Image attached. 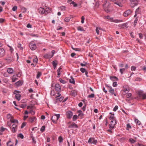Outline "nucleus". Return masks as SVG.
Here are the masks:
<instances>
[{"label":"nucleus","mask_w":146,"mask_h":146,"mask_svg":"<svg viewBox=\"0 0 146 146\" xmlns=\"http://www.w3.org/2000/svg\"><path fill=\"white\" fill-rule=\"evenodd\" d=\"M110 4L109 2H108L107 0L104 1V3L102 5L104 10L106 12L108 13L110 11L109 9Z\"/></svg>","instance_id":"obj_1"},{"label":"nucleus","mask_w":146,"mask_h":146,"mask_svg":"<svg viewBox=\"0 0 146 146\" xmlns=\"http://www.w3.org/2000/svg\"><path fill=\"white\" fill-rule=\"evenodd\" d=\"M60 115L59 114H55L52 116L51 119L52 121L54 123H56V121L60 117Z\"/></svg>","instance_id":"obj_2"},{"label":"nucleus","mask_w":146,"mask_h":146,"mask_svg":"<svg viewBox=\"0 0 146 146\" xmlns=\"http://www.w3.org/2000/svg\"><path fill=\"white\" fill-rule=\"evenodd\" d=\"M138 94L139 97L142 98L143 99H146V93H144L143 91H139Z\"/></svg>","instance_id":"obj_3"},{"label":"nucleus","mask_w":146,"mask_h":146,"mask_svg":"<svg viewBox=\"0 0 146 146\" xmlns=\"http://www.w3.org/2000/svg\"><path fill=\"white\" fill-rule=\"evenodd\" d=\"M29 46L31 49L32 50H35L36 48V45L35 44H33L32 42H31L30 43Z\"/></svg>","instance_id":"obj_4"},{"label":"nucleus","mask_w":146,"mask_h":146,"mask_svg":"<svg viewBox=\"0 0 146 146\" xmlns=\"http://www.w3.org/2000/svg\"><path fill=\"white\" fill-rule=\"evenodd\" d=\"M66 115L68 118H70L73 115V113L71 111H68L66 112Z\"/></svg>","instance_id":"obj_5"},{"label":"nucleus","mask_w":146,"mask_h":146,"mask_svg":"<svg viewBox=\"0 0 146 146\" xmlns=\"http://www.w3.org/2000/svg\"><path fill=\"white\" fill-rule=\"evenodd\" d=\"M5 60H7V62L9 63L13 61H14V59L13 56H11L8 57L5 59Z\"/></svg>","instance_id":"obj_6"},{"label":"nucleus","mask_w":146,"mask_h":146,"mask_svg":"<svg viewBox=\"0 0 146 146\" xmlns=\"http://www.w3.org/2000/svg\"><path fill=\"white\" fill-rule=\"evenodd\" d=\"M131 13V11L130 10H128L125 11L123 13V15L125 17L128 16L130 15Z\"/></svg>","instance_id":"obj_7"},{"label":"nucleus","mask_w":146,"mask_h":146,"mask_svg":"<svg viewBox=\"0 0 146 146\" xmlns=\"http://www.w3.org/2000/svg\"><path fill=\"white\" fill-rule=\"evenodd\" d=\"M55 88L56 91L58 92L60 90L61 87L59 84H56L55 85Z\"/></svg>","instance_id":"obj_8"},{"label":"nucleus","mask_w":146,"mask_h":146,"mask_svg":"<svg viewBox=\"0 0 146 146\" xmlns=\"http://www.w3.org/2000/svg\"><path fill=\"white\" fill-rule=\"evenodd\" d=\"M17 125L15 124H14L12 125L11 130L12 132L15 133L17 130Z\"/></svg>","instance_id":"obj_9"},{"label":"nucleus","mask_w":146,"mask_h":146,"mask_svg":"<svg viewBox=\"0 0 146 146\" xmlns=\"http://www.w3.org/2000/svg\"><path fill=\"white\" fill-rule=\"evenodd\" d=\"M78 127L76 124L74 122L72 123L68 126V127L70 128H72L74 127L78 128Z\"/></svg>","instance_id":"obj_10"},{"label":"nucleus","mask_w":146,"mask_h":146,"mask_svg":"<svg viewBox=\"0 0 146 146\" xmlns=\"http://www.w3.org/2000/svg\"><path fill=\"white\" fill-rule=\"evenodd\" d=\"M38 11L40 13L42 14L46 13V11L42 7H40L38 9Z\"/></svg>","instance_id":"obj_11"},{"label":"nucleus","mask_w":146,"mask_h":146,"mask_svg":"<svg viewBox=\"0 0 146 146\" xmlns=\"http://www.w3.org/2000/svg\"><path fill=\"white\" fill-rule=\"evenodd\" d=\"M109 92L111 93L112 95L114 94L115 96H116V94L114 93V89L112 88L111 87H109Z\"/></svg>","instance_id":"obj_12"},{"label":"nucleus","mask_w":146,"mask_h":146,"mask_svg":"<svg viewBox=\"0 0 146 146\" xmlns=\"http://www.w3.org/2000/svg\"><path fill=\"white\" fill-rule=\"evenodd\" d=\"M112 123H113V120L111 121L110 124V128L111 129H112L114 127L115 125L116 124V121H115V124H112Z\"/></svg>","instance_id":"obj_13"},{"label":"nucleus","mask_w":146,"mask_h":146,"mask_svg":"<svg viewBox=\"0 0 146 146\" xmlns=\"http://www.w3.org/2000/svg\"><path fill=\"white\" fill-rule=\"evenodd\" d=\"M110 79L111 80L113 81L118 80V78L115 76H111L110 77Z\"/></svg>","instance_id":"obj_14"},{"label":"nucleus","mask_w":146,"mask_h":146,"mask_svg":"<svg viewBox=\"0 0 146 146\" xmlns=\"http://www.w3.org/2000/svg\"><path fill=\"white\" fill-rule=\"evenodd\" d=\"M7 72L10 74H12L13 72V70L12 68H9L7 70Z\"/></svg>","instance_id":"obj_15"},{"label":"nucleus","mask_w":146,"mask_h":146,"mask_svg":"<svg viewBox=\"0 0 146 146\" xmlns=\"http://www.w3.org/2000/svg\"><path fill=\"white\" fill-rule=\"evenodd\" d=\"M122 3L121 1L115 2L114 3L118 5L119 7H121L123 6L122 3Z\"/></svg>","instance_id":"obj_16"},{"label":"nucleus","mask_w":146,"mask_h":146,"mask_svg":"<svg viewBox=\"0 0 146 146\" xmlns=\"http://www.w3.org/2000/svg\"><path fill=\"white\" fill-rule=\"evenodd\" d=\"M29 121L31 123L33 122L36 119V117H30L29 118Z\"/></svg>","instance_id":"obj_17"},{"label":"nucleus","mask_w":146,"mask_h":146,"mask_svg":"<svg viewBox=\"0 0 146 146\" xmlns=\"http://www.w3.org/2000/svg\"><path fill=\"white\" fill-rule=\"evenodd\" d=\"M70 78L71 79H70L69 80L70 82L71 83H72L73 84H75V82L74 78L72 76H71Z\"/></svg>","instance_id":"obj_18"},{"label":"nucleus","mask_w":146,"mask_h":146,"mask_svg":"<svg viewBox=\"0 0 146 146\" xmlns=\"http://www.w3.org/2000/svg\"><path fill=\"white\" fill-rule=\"evenodd\" d=\"M21 95L20 94H16L15 96V98L18 100L19 101L21 99Z\"/></svg>","instance_id":"obj_19"},{"label":"nucleus","mask_w":146,"mask_h":146,"mask_svg":"<svg viewBox=\"0 0 146 146\" xmlns=\"http://www.w3.org/2000/svg\"><path fill=\"white\" fill-rule=\"evenodd\" d=\"M16 85L17 86H20L22 85V82L21 81H19L15 83Z\"/></svg>","instance_id":"obj_20"},{"label":"nucleus","mask_w":146,"mask_h":146,"mask_svg":"<svg viewBox=\"0 0 146 146\" xmlns=\"http://www.w3.org/2000/svg\"><path fill=\"white\" fill-rule=\"evenodd\" d=\"M10 121L11 123H18V120H16V119H13V118L12 119H10Z\"/></svg>","instance_id":"obj_21"},{"label":"nucleus","mask_w":146,"mask_h":146,"mask_svg":"<svg viewBox=\"0 0 146 146\" xmlns=\"http://www.w3.org/2000/svg\"><path fill=\"white\" fill-rule=\"evenodd\" d=\"M110 114H111V115L110 117L109 118V119L110 120H114V114H112L111 113H110Z\"/></svg>","instance_id":"obj_22"},{"label":"nucleus","mask_w":146,"mask_h":146,"mask_svg":"<svg viewBox=\"0 0 146 146\" xmlns=\"http://www.w3.org/2000/svg\"><path fill=\"white\" fill-rule=\"evenodd\" d=\"M135 121L137 125H139L141 124V122L137 119H135Z\"/></svg>","instance_id":"obj_23"},{"label":"nucleus","mask_w":146,"mask_h":146,"mask_svg":"<svg viewBox=\"0 0 146 146\" xmlns=\"http://www.w3.org/2000/svg\"><path fill=\"white\" fill-rule=\"evenodd\" d=\"M7 117L8 119H12L13 118V117L10 114H8L7 115Z\"/></svg>","instance_id":"obj_24"},{"label":"nucleus","mask_w":146,"mask_h":146,"mask_svg":"<svg viewBox=\"0 0 146 146\" xmlns=\"http://www.w3.org/2000/svg\"><path fill=\"white\" fill-rule=\"evenodd\" d=\"M52 64L53 66H57L58 64V61L57 60L54 61L52 62Z\"/></svg>","instance_id":"obj_25"},{"label":"nucleus","mask_w":146,"mask_h":146,"mask_svg":"<svg viewBox=\"0 0 146 146\" xmlns=\"http://www.w3.org/2000/svg\"><path fill=\"white\" fill-rule=\"evenodd\" d=\"M64 98V97H60V98H56V100L57 101L58 100L59 102H61L63 100Z\"/></svg>","instance_id":"obj_26"},{"label":"nucleus","mask_w":146,"mask_h":146,"mask_svg":"<svg viewBox=\"0 0 146 146\" xmlns=\"http://www.w3.org/2000/svg\"><path fill=\"white\" fill-rule=\"evenodd\" d=\"M97 142V140H96L94 138H93L92 143H93L94 144H96Z\"/></svg>","instance_id":"obj_27"},{"label":"nucleus","mask_w":146,"mask_h":146,"mask_svg":"<svg viewBox=\"0 0 146 146\" xmlns=\"http://www.w3.org/2000/svg\"><path fill=\"white\" fill-rule=\"evenodd\" d=\"M77 29L78 31H84V29L81 27L79 26L77 27Z\"/></svg>","instance_id":"obj_28"},{"label":"nucleus","mask_w":146,"mask_h":146,"mask_svg":"<svg viewBox=\"0 0 146 146\" xmlns=\"http://www.w3.org/2000/svg\"><path fill=\"white\" fill-rule=\"evenodd\" d=\"M5 51L4 49L3 48H0V54H4Z\"/></svg>","instance_id":"obj_29"},{"label":"nucleus","mask_w":146,"mask_h":146,"mask_svg":"<svg viewBox=\"0 0 146 146\" xmlns=\"http://www.w3.org/2000/svg\"><path fill=\"white\" fill-rule=\"evenodd\" d=\"M78 113H79V114L78 115V116H79L80 115L82 116L84 115V114L81 110H79L78 111Z\"/></svg>","instance_id":"obj_30"},{"label":"nucleus","mask_w":146,"mask_h":146,"mask_svg":"<svg viewBox=\"0 0 146 146\" xmlns=\"http://www.w3.org/2000/svg\"><path fill=\"white\" fill-rule=\"evenodd\" d=\"M71 18L70 17H67L65 18L64 20L66 22H68L70 20Z\"/></svg>","instance_id":"obj_31"},{"label":"nucleus","mask_w":146,"mask_h":146,"mask_svg":"<svg viewBox=\"0 0 146 146\" xmlns=\"http://www.w3.org/2000/svg\"><path fill=\"white\" fill-rule=\"evenodd\" d=\"M71 94L73 96H75L76 95V93L74 90L72 91L71 92Z\"/></svg>","instance_id":"obj_32"},{"label":"nucleus","mask_w":146,"mask_h":146,"mask_svg":"<svg viewBox=\"0 0 146 146\" xmlns=\"http://www.w3.org/2000/svg\"><path fill=\"white\" fill-rule=\"evenodd\" d=\"M63 140V138L61 136H60L58 137V140L60 143L62 142Z\"/></svg>","instance_id":"obj_33"},{"label":"nucleus","mask_w":146,"mask_h":146,"mask_svg":"<svg viewBox=\"0 0 146 146\" xmlns=\"http://www.w3.org/2000/svg\"><path fill=\"white\" fill-rule=\"evenodd\" d=\"M78 116L76 115H74L73 117V120L74 121H75L77 119Z\"/></svg>","instance_id":"obj_34"},{"label":"nucleus","mask_w":146,"mask_h":146,"mask_svg":"<svg viewBox=\"0 0 146 146\" xmlns=\"http://www.w3.org/2000/svg\"><path fill=\"white\" fill-rule=\"evenodd\" d=\"M45 126H43L41 128L40 131H41L42 132H43L45 130Z\"/></svg>","instance_id":"obj_35"},{"label":"nucleus","mask_w":146,"mask_h":146,"mask_svg":"<svg viewBox=\"0 0 146 146\" xmlns=\"http://www.w3.org/2000/svg\"><path fill=\"white\" fill-rule=\"evenodd\" d=\"M59 80L60 82L63 84H65L66 82L65 81L62 79L61 78L59 79Z\"/></svg>","instance_id":"obj_36"},{"label":"nucleus","mask_w":146,"mask_h":146,"mask_svg":"<svg viewBox=\"0 0 146 146\" xmlns=\"http://www.w3.org/2000/svg\"><path fill=\"white\" fill-rule=\"evenodd\" d=\"M122 20H114L113 21V22L115 23H118L120 22H122Z\"/></svg>","instance_id":"obj_37"},{"label":"nucleus","mask_w":146,"mask_h":146,"mask_svg":"<svg viewBox=\"0 0 146 146\" xmlns=\"http://www.w3.org/2000/svg\"><path fill=\"white\" fill-rule=\"evenodd\" d=\"M41 75V73L40 72H38L37 76H36V78H38Z\"/></svg>","instance_id":"obj_38"},{"label":"nucleus","mask_w":146,"mask_h":146,"mask_svg":"<svg viewBox=\"0 0 146 146\" xmlns=\"http://www.w3.org/2000/svg\"><path fill=\"white\" fill-rule=\"evenodd\" d=\"M121 28H123L124 27H127V25L126 23H124L123 24H122L121 25Z\"/></svg>","instance_id":"obj_39"},{"label":"nucleus","mask_w":146,"mask_h":146,"mask_svg":"<svg viewBox=\"0 0 146 146\" xmlns=\"http://www.w3.org/2000/svg\"><path fill=\"white\" fill-rule=\"evenodd\" d=\"M131 126L129 123H128L127 125V130H129L128 129H131Z\"/></svg>","instance_id":"obj_40"},{"label":"nucleus","mask_w":146,"mask_h":146,"mask_svg":"<svg viewBox=\"0 0 146 146\" xmlns=\"http://www.w3.org/2000/svg\"><path fill=\"white\" fill-rule=\"evenodd\" d=\"M94 97V94H92L88 96V97L89 98H93Z\"/></svg>","instance_id":"obj_41"},{"label":"nucleus","mask_w":146,"mask_h":146,"mask_svg":"<svg viewBox=\"0 0 146 146\" xmlns=\"http://www.w3.org/2000/svg\"><path fill=\"white\" fill-rule=\"evenodd\" d=\"M129 141L130 142L132 143H134L135 142V141L132 138L130 139H129Z\"/></svg>","instance_id":"obj_42"},{"label":"nucleus","mask_w":146,"mask_h":146,"mask_svg":"<svg viewBox=\"0 0 146 146\" xmlns=\"http://www.w3.org/2000/svg\"><path fill=\"white\" fill-rule=\"evenodd\" d=\"M31 137L32 139L33 140V143H36V141L35 140L34 137L33 136H31Z\"/></svg>","instance_id":"obj_43"},{"label":"nucleus","mask_w":146,"mask_h":146,"mask_svg":"<svg viewBox=\"0 0 146 146\" xmlns=\"http://www.w3.org/2000/svg\"><path fill=\"white\" fill-rule=\"evenodd\" d=\"M17 47L18 48H20L21 50H23V47L21 46V44H18L17 45Z\"/></svg>","instance_id":"obj_44"},{"label":"nucleus","mask_w":146,"mask_h":146,"mask_svg":"<svg viewBox=\"0 0 146 146\" xmlns=\"http://www.w3.org/2000/svg\"><path fill=\"white\" fill-rule=\"evenodd\" d=\"M125 68H121L120 69V72L121 74H123V72L125 71Z\"/></svg>","instance_id":"obj_45"},{"label":"nucleus","mask_w":146,"mask_h":146,"mask_svg":"<svg viewBox=\"0 0 146 146\" xmlns=\"http://www.w3.org/2000/svg\"><path fill=\"white\" fill-rule=\"evenodd\" d=\"M117 86V82H113V86L114 87H116Z\"/></svg>","instance_id":"obj_46"},{"label":"nucleus","mask_w":146,"mask_h":146,"mask_svg":"<svg viewBox=\"0 0 146 146\" xmlns=\"http://www.w3.org/2000/svg\"><path fill=\"white\" fill-rule=\"evenodd\" d=\"M26 106V105L24 104H22L20 105V107L23 108H25Z\"/></svg>","instance_id":"obj_47"},{"label":"nucleus","mask_w":146,"mask_h":146,"mask_svg":"<svg viewBox=\"0 0 146 146\" xmlns=\"http://www.w3.org/2000/svg\"><path fill=\"white\" fill-rule=\"evenodd\" d=\"M99 5V2H96L95 4V8H98V7Z\"/></svg>","instance_id":"obj_48"},{"label":"nucleus","mask_w":146,"mask_h":146,"mask_svg":"<svg viewBox=\"0 0 146 146\" xmlns=\"http://www.w3.org/2000/svg\"><path fill=\"white\" fill-rule=\"evenodd\" d=\"M20 92V91H19L15 90L14 92L13 93L15 94V95H16V94H19V93Z\"/></svg>","instance_id":"obj_49"},{"label":"nucleus","mask_w":146,"mask_h":146,"mask_svg":"<svg viewBox=\"0 0 146 146\" xmlns=\"http://www.w3.org/2000/svg\"><path fill=\"white\" fill-rule=\"evenodd\" d=\"M85 18L84 16H82L81 17V22L82 23H84Z\"/></svg>","instance_id":"obj_50"},{"label":"nucleus","mask_w":146,"mask_h":146,"mask_svg":"<svg viewBox=\"0 0 146 146\" xmlns=\"http://www.w3.org/2000/svg\"><path fill=\"white\" fill-rule=\"evenodd\" d=\"M80 70L82 73H84L86 71L85 69L83 68H81Z\"/></svg>","instance_id":"obj_51"},{"label":"nucleus","mask_w":146,"mask_h":146,"mask_svg":"<svg viewBox=\"0 0 146 146\" xmlns=\"http://www.w3.org/2000/svg\"><path fill=\"white\" fill-rule=\"evenodd\" d=\"M84 64L83 63H81L80 65L82 66H86V65L87 64V63L86 62H84Z\"/></svg>","instance_id":"obj_52"},{"label":"nucleus","mask_w":146,"mask_h":146,"mask_svg":"<svg viewBox=\"0 0 146 146\" xmlns=\"http://www.w3.org/2000/svg\"><path fill=\"white\" fill-rule=\"evenodd\" d=\"M18 136L21 138L22 139H23L24 138V136L23 135L22 133H20L18 135Z\"/></svg>","instance_id":"obj_53"},{"label":"nucleus","mask_w":146,"mask_h":146,"mask_svg":"<svg viewBox=\"0 0 146 146\" xmlns=\"http://www.w3.org/2000/svg\"><path fill=\"white\" fill-rule=\"evenodd\" d=\"M21 9L22 10H23V12H26L27 10V9L26 8H25L24 7H21Z\"/></svg>","instance_id":"obj_54"},{"label":"nucleus","mask_w":146,"mask_h":146,"mask_svg":"<svg viewBox=\"0 0 146 146\" xmlns=\"http://www.w3.org/2000/svg\"><path fill=\"white\" fill-rule=\"evenodd\" d=\"M118 106H116L113 108V111H115L118 109Z\"/></svg>","instance_id":"obj_55"},{"label":"nucleus","mask_w":146,"mask_h":146,"mask_svg":"<svg viewBox=\"0 0 146 146\" xmlns=\"http://www.w3.org/2000/svg\"><path fill=\"white\" fill-rule=\"evenodd\" d=\"M60 8L61 11H64L65 10V7L64 6L61 7H60Z\"/></svg>","instance_id":"obj_56"},{"label":"nucleus","mask_w":146,"mask_h":146,"mask_svg":"<svg viewBox=\"0 0 146 146\" xmlns=\"http://www.w3.org/2000/svg\"><path fill=\"white\" fill-rule=\"evenodd\" d=\"M142 79L140 78L137 77L135 79L136 81H140Z\"/></svg>","instance_id":"obj_57"},{"label":"nucleus","mask_w":146,"mask_h":146,"mask_svg":"<svg viewBox=\"0 0 146 146\" xmlns=\"http://www.w3.org/2000/svg\"><path fill=\"white\" fill-rule=\"evenodd\" d=\"M17 9V6H14L12 8V10L13 11H15Z\"/></svg>","instance_id":"obj_58"},{"label":"nucleus","mask_w":146,"mask_h":146,"mask_svg":"<svg viewBox=\"0 0 146 146\" xmlns=\"http://www.w3.org/2000/svg\"><path fill=\"white\" fill-rule=\"evenodd\" d=\"M26 125V123L24 122L22 123L21 128H23L24 127H25Z\"/></svg>","instance_id":"obj_59"},{"label":"nucleus","mask_w":146,"mask_h":146,"mask_svg":"<svg viewBox=\"0 0 146 146\" xmlns=\"http://www.w3.org/2000/svg\"><path fill=\"white\" fill-rule=\"evenodd\" d=\"M131 96V94L130 93H129L127 94L126 95V97L127 98H129V97H130Z\"/></svg>","instance_id":"obj_60"},{"label":"nucleus","mask_w":146,"mask_h":146,"mask_svg":"<svg viewBox=\"0 0 146 146\" xmlns=\"http://www.w3.org/2000/svg\"><path fill=\"white\" fill-rule=\"evenodd\" d=\"M136 68V67L133 66L131 67V70H135Z\"/></svg>","instance_id":"obj_61"},{"label":"nucleus","mask_w":146,"mask_h":146,"mask_svg":"<svg viewBox=\"0 0 146 146\" xmlns=\"http://www.w3.org/2000/svg\"><path fill=\"white\" fill-rule=\"evenodd\" d=\"M139 38L142 39L143 38V36L141 33H139Z\"/></svg>","instance_id":"obj_62"},{"label":"nucleus","mask_w":146,"mask_h":146,"mask_svg":"<svg viewBox=\"0 0 146 146\" xmlns=\"http://www.w3.org/2000/svg\"><path fill=\"white\" fill-rule=\"evenodd\" d=\"M17 78H16L15 77H14L12 78V82H15L17 80Z\"/></svg>","instance_id":"obj_63"},{"label":"nucleus","mask_w":146,"mask_h":146,"mask_svg":"<svg viewBox=\"0 0 146 146\" xmlns=\"http://www.w3.org/2000/svg\"><path fill=\"white\" fill-rule=\"evenodd\" d=\"M10 142H11V141H10L7 143V146H13V144L9 145V143H10Z\"/></svg>","instance_id":"obj_64"}]
</instances>
